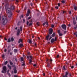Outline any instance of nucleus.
I'll return each instance as SVG.
<instances>
[{
    "label": "nucleus",
    "mask_w": 77,
    "mask_h": 77,
    "mask_svg": "<svg viewBox=\"0 0 77 77\" xmlns=\"http://www.w3.org/2000/svg\"><path fill=\"white\" fill-rule=\"evenodd\" d=\"M11 10L10 8H7L6 10V12L8 13V16L9 18L11 17L12 15V13Z\"/></svg>",
    "instance_id": "nucleus-1"
},
{
    "label": "nucleus",
    "mask_w": 77,
    "mask_h": 77,
    "mask_svg": "<svg viewBox=\"0 0 77 77\" xmlns=\"http://www.w3.org/2000/svg\"><path fill=\"white\" fill-rule=\"evenodd\" d=\"M8 20L7 18V17L5 16H3L2 19V23L3 25H6V23H8Z\"/></svg>",
    "instance_id": "nucleus-2"
},
{
    "label": "nucleus",
    "mask_w": 77,
    "mask_h": 77,
    "mask_svg": "<svg viewBox=\"0 0 77 77\" xmlns=\"http://www.w3.org/2000/svg\"><path fill=\"white\" fill-rule=\"evenodd\" d=\"M53 61V60L51 58V60L49 59H47L46 62L47 63V66L48 67H50V64H52V61Z\"/></svg>",
    "instance_id": "nucleus-3"
},
{
    "label": "nucleus",
    "mask_w": 77,
    "mask_h": 77,
    "mask_svg": "<svg viewBox=\"0 0 77 77\" xmlns=\"http://www.w3.org/2000/svg\"><path fill=\"white\" fill-rule=\"evenodd\" d=\"M3 70L2 71V73H5V72L7 70V69L6 68V66H4L3 67Z\"/></svg>",
    "instance_id": "nucleus-4"
},
{
    "label": "nucleus",
    "mask_w": 77,
    "mask_h": 77,
    "mask_svg": "<svg viewBox=\"0 0 77 77\" xmlns=\"http://www.w3.org/2000/svg\"><path fill=\"white\" fill-rule=\"evenodd\" d=\"M61 27L64 30H66V26L65 24L62 25H61Z\"/></svg>",
    "instance_id": "nucleus-5"
},
{
    "label": "nucleus",
    "mask_w": 77,
    "mask_h": 77,
    "mask_svg": "<svg viewBox=\"0 0 77 77\" xmlns=\"http://www.w3.org/2000/svg\"><path fill=\"white\" fill-rule=\"evenodd\" d=\"M49 35H51L52 33H53V29L52 28H50L49 30Z\"/></svg>",
    "instance_id": "nucleus-6"
},
{
    "label": "nucleus",
    "mask_w": 77,
    "mask_h": 77,
    "mask_svg": "<svg viewBox=\"0 0 77 77\" xmlns=\"http://www.w3.org/2000/svg\"><path fill=\"white\" fill-rule=\"evenodd\" d=\"M58 33L60 36H62L63 35V34H62V33H60V30H58Z\"/></svg>",
    "instance_id": "nucleus-7"
},
{
    "label": "nucleus",
    "mask_w": 77,
    "mask_h": 77,
    "mask_svg": "<svg viewBox=\"0 0 77 77\" xmlns=\"http://www.w3.org/2000/svg\"><path fill=\"white\" fill-rule=\"evenodd\" d=\"M68 72H66V74H65V75H63V77H68Z\"/></svg>",
    "instance_id": "nucleus-8"
},
{
    "label": "nucleus",
    "mask_w": 77,
    "mask_h": 77,
    "mask_svg": "<svg viewBox=\"0 0 77 77\" xmlns=\"http://www.w3.org/2000/svg\"><path fill=\"white\" fill-rule=\"evenodd\" d=\"M10 8L11 9V10L14 11V10H15V6L12 5L10 7Z\"/></svg>",
    "instance_id": "nucleus-9"
},
{
    "label": "nucleus",
    "mask_w": 77,
    "mask_h": 77,
    "mask_svg": "<svg viewBox=\"0 0 77 77\" xmlns=\"http://www.w3.org/2000/svg\"><path fill=\"white\" fill-rule=\"evenodd\" d=\"M49 38H50V35L48 34L45 38L46 40H47V41H48L49 39Z\"/></svg>",
    "instance_id": "nucleus-10"
},
{
    "label": "nucleus",
    "mask_w": 77,
    "mask_h": 77,
    "mask_svg": "<svg viewBox=\"0 0 77 77\" xmlns=\"http://www.w3.org/2000/svg\"><path fill=\"white\" fill-rule=\"evenodd\" d=\"M55 41L54 39L52 38L51 40V43H53Z\"/></svg>",
    "instance_id": "nucleus-11"
},
{
    "label": "nucleus",
    "mask_w": 77,
    "mask_h": 77,
    "mask_svg": "<svg viewBox=\"0 0 77 77\" xmlns=\"http://www.w3.org/2000/svg\"><path fill=\"white\" fill-rule=\"evenodd\" d=\"M7 66L8 67L9 69H12V68H11V66L9 64H8L7 65Z\"/></svg>",
    "instance_id": "nucleus-12"
},
{
    "label": "nucleus",
    "mask_w": 77,
    "mask_h": 77,
    "mask_svg": "<svg viewBox=\"0 0 77 77\" xmlns=\"http://www.w3.org/2000/svg\"><path fill=\"white\" fill-rule=\"evenodd\" d=\"M55 35H56V34L54 32L53 33V34L51 35V36L52 37H54L55 36Z\"/></svg>",
    "instance_id": "nucleus-13"
},
{
    "label": "nucleus",
    "mask_w": 77,
    "mask_h": 77,
    "mask_svg": "<svg viewBox=\"0 0 77 77\" xmlns=\"http://www.w3.org/2000/svg\"><path fill=\"white\" fill-rule=\"evenodd\" d=\"M74 9H75V11H77V6L74 5Z\"/></svg>",
    "instance_id": "nucleus-14"
},
{
    "label": "nucleus",
    "mask_w": 77,
    "mask_h": 77,
    "mask_svg": "<svg viewBox=\"0 0 77 77\" xmlns=\"http://www.w3.org/2000/svg\"><path fill=\"white\" fill-rule=\"evenodd\" d=\"M73 23L74 25H75L76 24H77V23H76V21L75 20H73Z\"/></svg>",
    "instance_id": "nucleus-15"
},
{
    "label": "nucleus",
    "mask_w": 77,
    "mask_h": 77,
    "mask_svg": "<svg viewBox=\"0 0 77 77\" xmlns=\"http://www.w3.org/2000/svg\"><path fill=\"white\" fill-rule=\"evenodd\" d=\"M17 51H18L17 49H14V53H17Z\"/></svg>",
    "instance_id": "nucleus-16"
},
{
    "label": "nucleus",
    "mask_w": 77,
    "mask_h": 77,
    "mask_svg": "<svg viewBox=\"0 0 77 77\" xmlns=\"http://www.w3.org/2000/svg\"><path fill=\"white\" fill-rule=\"evenodd\" d=\"M22 40L21 39H19L18 42L19 44H20V42H22Z\"/></svg>",
    "instance_id": "nucleus-17"
},
{
    "label": "nucleus",
    "mask_w": 77,
    "mask_h": 77,
    "mask_svg": "<svg viewBox=\"0 0 77 77\" xmlns=\"http://www.w3.org/2000/svg\"><path fill=\"white\" fill-rule=\"evenodd\" d=\"M11 42H13L14 41V38L12 37L11 38Z\"/></svg>",
    "instance_id": "nucleus-18"
},
{
    "label": "nucleus",
    "mask_w": 77,
    "mask_h": 77,
    "mask_svg": "<svg viewBox=\"0 0 77 77\" xmlns=\"http://www.w3.org/2000/svg\"><path fill=\"white\" fill-rule=\"evenodd\" d=\"M14 74H17V70H14Z\"/></svg>",
    "instance_id": "nucleus-19"
},
{
    "label": "nucleus",
    "mask_w": 77,
    "mask_h": 77,
    "mask_svg": "<svg viewBox=\"0 0 77 77\" xmlns=\"http://www.w3.org/2000/svg\"><path fill=\"white\" fill-rule=\"evenodd\" d=\"M29 64H30L32 63V59H30L29 60Z\"/></svg>",
    "instance_id": "nucleus-20"
},
{
    "label": "nucleus",
    "mask_w": 77,
    "mask_h": 77,
    "mask_svg": "<svg viewBox=\"0 0 77 77\" xmlns=\"http://www.w3.org/2000/svg\"><path fill=\"white\" fill-rule=\"evenodd\" d=\"M8 63V62L7 61H6L4 63V65H7V63Z\"/></svg>",
    "instance_id": "nucleus-21"
},
{
    "label": "nucleus",
    "mask_w": 77,
    "mask_h": 77,
    "mask_svg": "<svg viewBox=\"0 0 77 77\" xmlns=\"http://www.w3.org/2000/svg\"><path fill=\"white\" fill-rule=\"evenodd\" d=\"M30 9H29L27 12V13L29 14H30Z\"/></svg>",
    "instance_id": "nucleus-22"
},
{
    "label": "nucleus",
    "mask_w": 77,
    "mask_h": 77,
    "mask_svg": "<svg viewBox=\"0 0 77 77\" xmlns=\"http://www.w3.org/2000/svg\"><path fill=\"white\" fill-rule=\"evenodd\" d=\"M32 40H29V44H32Z\"/></svg>",
    "instance_id": "nucleus-23"
},
{
    "label": "nucleus",
    "mask_w": 77,
    "mask_h": 77,
    "mask_svg": "<svg viewBox=\"0 0 77 77\" xmlns=\"http://www.w3.org/2000/svg\"><path fill=\"white\" fill-rule=\"evenodd\" d=\"M7 42H11V39L10 38H8Z\"/></svg>",
    "instance_id": "nucleus-24"
},
{
    "label": "nucleus",
    "mask_w": 77,
    "mask_h": 77,
    "mask_svg": "<svg viewBox=\"0 0 77 77\" xmlns=\"http://www.w3.org/2000/svg\"><path fill=\"white\" fill-rule=\"evenodd\" d=\"M20 59H21V62H22L23 61V57H21L20 58Z\"/></svg>",
    "instance_id": "nucleus-25"
},
{
    "label": "nucleus",
    "mask_w": 77,
    "mask_h": 77,
    "mask_svg": "<svg viewBox=\"0 0 77 77\" xmlns=\"http://www.w3.org/2000/svg\"><path fill=\"white\" fill-rule=\"evenodd\" d=\"M37 25L38 26H39V24H40V23L39 22H37L36 23Z\"/></svg>",
    "instance_id": "nucleus-26"
},
{
    "label": "nucleus",
    "mask_w": 77,
    "mask_h": 77,
    "mask_svg": "<svg viewBox=\"0 0 77 77\" xmlns=\"http://www.w3.org/2000/svg\"><path fill=\"white\" fill-rule=\"evenodd\" d=\"M74 29H77V24H76L75 26L74 27Z\"/></svg>",
    "instance_id": "nucleus-27"
},
{
    "label": "nucleus",
    "mask_w": 77,
    "mask_h": 77,
    "mask_svg": "<svg viewBox=\"0 0 77 77\" xmlns=\"http://www.w3.org/2000/svg\"><path fill=\"white\" fill-rule=\"evenodd\" d=\"M62 3H65V1L64 0H63L61 1Z\"/></svg>",
    "instance_id": "nucleus-28"
},
{
    "label": "nucleus",
    "mask_w": 77,
    "mask_h": 77,
    "mask_svg": "<svg viewBox=\"0 0 77 77\" xmlns=\"http://www.w3.org/2000/svg\"><path fill=\"white\" fill-rule=\"evenodd\" d=\"M20 31L21 32H22V29H23V27L22 26H21L20 27Z\"/></svg>",
    "instance_id": "nucleus-29"
},
{
    "label": "nucleus",
    "mask_w": 77,
    "mask_h": 77,
    "mask_svg": "<svg viewBox=\"0 0 77 77\" xmlns=\"http://www.w3.org/2000/svg\"><path fill=\"white\" fill-rule=\"evenodd\" d=\"M10 64L11 65H13V63H12V62H10Z\"/></svg>",
    "instance_id": "nucleus-30"
},
{
    "label": "nucleus",
    "mask_w": 77,
    "mask_h": 77,
    "mask_svg": "<svg viewBox=\"0 0 77 77\" xmlns=\"http://www.w3.org/2000/svg\"><path fill=\"white\" fill-rule=\"evenodd\" d=\"M63 69L64 70H66L65 66L64 65L63 66Z\"/></svg>",
    "instance_id": "nucleus-31"
},
{
    "label": "nucleus",
    "mask_w": 77,
    "mask_h": 77,
    "mask_svg": "<svg viewBox=\"0 0 77 77\" xmlns=\"http://www.w3.org/2000/svg\"><path fill=\"white\" fill-rule=\"evenodd\" d=\"M29 22L28 21H27V22H26V25L27 26H28V25H29Z\"/></svg>",
    "instance_id": "nucleus-32"
},
{
    "label": "nucleus",
    "mask_w": 77,
    "mask_h": 77,
    "mask_svg": "<svg viewBox=\"0 0 77 77\" xmlns=\"http://www.w3.org/2000/svg\"><path fill=\"white\" fill-rule=\"evenodd\" d=\"M33 24V23H30L29 24V26H32V25Z\"/></svg>",
    "instance_id": "nucleus-33"
},
{
    "label": "nucleus",
    "mask_w": 77,
    "mask_h": 77,
    "mask_svg": "<svg viewBox=\"0 0 77 77\" xmlns=\"http://www.w3.org/2000/svg\"><path fill=\"white\" fill-rule=\"evenodd\" d=\"M20 32H17V36H18V35H19L20 34Z\"/></svg>",
    "instance_id": "nucleus-34"
},
{
    "label": "nucleus",
    "mask_w": 77,
    "mask_h": 77,
    "mask_svg": "<svg viewBox=\"0 0 77 77\" xmlns=\"http://www.w3.org/2000/svg\"><path fill=\"white\" fill-rule=\"evenodd\" d=\"M17 68L16 66L14 67V68L13 69L14 70H17Z\"/></svg>",
    "instance_id": "nucleus-35"
},
{
    "label": "nucleus",
    "mask_w": 77,
    "mask_h": 77,
    "mask_svg": "<svg viewBox=\"0 0 77 77\" xmlns=\"http://www.w3.org/2000/svg\"><path fill=\"white\" fill-rule=\"evenodd\" d=\"M57 37H56L55 38V39H54V41H57Z\"/></svg>",
    "instance_id": "nucleus-36"
},
{
    "label": "nucleus",
    "mask_w": 77,
    "mask_h": 77,
    "mask_svg": "<svg viewBox=\"0 0 77 77\" xmlns=\"http://www.w3.org/2000/svg\"><path fill=\"white\" fill-rule=\"evenodd\" d=\"M29 14L27 13V14H26V17H28V16H29Z\"/></svg>",
    "instance_id": "nucleus-37"
},
{
    "label": "nucleus",
    "mask_w": 77,
    "mask_h": 77,
    "mask_svg": "<svg viewBox=\"0 0 77 77\" xmlns=\"http://www.w3.org/2000/svg\"><path fill=\"white\" fill-rule=\"evenodd\" d=\"M59 55H57V57H56L57 58H59Z\"/></svg>",
    "instance_id": "nucleus-38"
},
{
    "label": "nucleus",
    "mask_w": 77,
    "mask_h": 77,
    "mask_svg": "<svg viewBox=\"0 0 77 77\" xmlns=\"http://www.w3.org/2000/svg\"><path fill=\"white\" fill-rule=\"evenodd\" d=\"M54 27V25L52 24V25H51V27H52V28H53Z\"/></svg>",
    "instance_id": "nucleus-39"
},
{
    "label": "nucleus",
    "mask_w": 77,
    "mask_h": 77,
    "mask_svg": "<svg viewBox=\"0 0 77 77\" xmlns=\"http://www.w3.org/2000/svg\"><path fill=\"white\" fill-rule=\"evenodd\" d=\"M23 44H20L19 45V46L20 47H22V46H23Z\"/></svg>",
    "instance_id": "nucleus-40"
},
{
    "label": "nucleus",
    "mask_w": 77,
    "mask_h": 77,
    "mask_svg": "<svg viewBox=\"0 0 77 77\" xmlns=\"http://www.w3.org/2000/svg\"><path fill=\"white\" fill-rule=\"evenodd\" d=\"M22 66H25V63H23V64L22 65Z\"/></svg>",
    "instance_id": "nucleus-41"
},
{
    "label": "nucleus",
    "mask_w": 77,
    "mask_h": 77,
    "mask_svg": "<svg viewBox=\"0 0 77 77\" xmlns=\"http://www.w3.org/2000/svg\"><path fill=\"white\" fill-rule=\"evenodd\" d=\"M6 51H7V49H5L4 50V52H5V53H6Z\"/></svg>",
    "instance_id": "nucleus-42"
},
{
    "label": "nucleus",
    "mask_w": 77,
    "mask_h": 77,
    "mask_svg": "<svg viewBox=\"0 0 77 77\" xmlns=\"http://www.w3.org/2000/svg\"><path fill=\"white\" fill-rule=\"evenodd\" d=\"M10 56L11 55H12V52H11L10 53Z\"/></svg>",
    "instance_id": "nucleus-43"
},
{
    "label": "nucleus",
    "mask_w": 77,
    "mask_h": 77,
    "mask_svg": "<svg viewBox=\"0 0 77 77\" xmlns=\"http://www.w3.org/2000/svg\"><path fill=\"white\" fill-rule=\"evenodd\" d=\"M46 22H45L44 23H43V25L44 26H45V24H46Z\"/></svg>",
    "instance_id": "nucleus-44"
},
{
    "label": "nucleus",
    "mask_w": 77,
    "mask_h": 77,
    "mask_svg": "<svg viewBox=\"0 0 77 77\" xmlns=\"http://www.w3.org/2000/svg\"><path fill=\"white\" fill-rule=\"evenodd\" d=\"M51 38H52V37L50 36L49 38V41H50V40H51Z\"/></svg>",
    "instance_id": "nucleus-45"
},
{
    "label": "nucleus",
    "mask_w": 77,
    "mask_h": 77,
    "mask_svg": "<svg viewBox=\"0 0 77 77\" xmlns=\"http://www.w3.org/2000/svg\"><path fill=\"white\" fill-rule=\"evenodd\" d=\"M55 8H56V9H58L59 8V7H58V6L55 7Z\"/></svg>",
    "instance_id": "nucleus-46"
},
{
    "label": "nucleus",
    "mask_w": 77,
    "mask_h": 77,
    "mask_svg": "<svg viewBox=\"0 0 77 77\" xmlns=\"http://www.w3.org/2000/svg\"><path fill=\"white\" fill-rule=\"evenodd\" d=\"M11 52V50L8 49V53H10V52Z\"/></svg>",
    "instance_id": "nucleus-47"
},
{
    "label": "nucleus",
    "mask_w": 77,
    "mask_h": 77,
    "mask_svg": "<svg viewBox=\"0 0 77 77\" xmlns=\"http://www.w3.org/2000/svg\"><path fill=\"white\" fill-rule=\"evenodd\" d=\"M18 32H20V29H18L17 30Z\"/></svg>",
    "instance_id": "nucleus-48"
},
{
    "label": "nucleus",
    "mask_w": 77,
    "mask_h": 77,
    "mask_svg": "<svg viewBox=\"0 0 77 77\" xmlns=\"http://www.w3.org/2000/svg\"><path fill=\"white\" fill-rule=\"evenodd\" d=\"M7 73H8V75H9L10 74H10V73H9V71H8Z\"/></svg>",
    "instance_id": "nucleus-49"
},
{
    "label": "nucleus",
    "mask_w": 77,
    "mask_h": 77,
    "mask_svg": "<svg viewBox=\"0 0 77 77\" xmlns=\"http://www.w3.org/2000/svg\"><path fill=\"white\" fill-rule=\"evenodd\" d=\"M60 3H58V6L59 7H60Z\"/></svg>",
    "instance_id": "nucleus-50"
},
{
    "label": "nucleus",
    "mask_w": 77,
    "mask_h": 77,
    "mask_svg": "<svg viewBox=\"0 0 77 77\" xmlns=\"http://www.w3.org/2000/svg\"><path fill=\"white\" fill-rule=\"evenodd\" d=\"M12 67H15V65L13 64L12 65Z\"/></svg>",
    "instance_id": "nucleus-51"
},
{
    "label": "nucleus",
    "mask_w": 77,
    "mask_h": 77,
    "mask_svg": "<svg viewBox=\"0 0 77 77\" xmlns=\"http://www.w3.org/2000/svg\"><path fill=\"white\" fill-rule=\"evenodd\" d=\"M31 18V17H29L28 18V20H30Z\"/></svg>",
    "instance_id": "nucleus-52"
},
{
    "label": "nucleus",
    "mask_w": 77,
    "mask_h": 77,
    "mask_svg": "<svg viewBox=\"0 0 77 77\" xmlns=\"http://www.w3.org/2000/svg\"><path fill=\"white\" fill-rule=\"evenodd\" d=\"M69 14H71V11H69Z\"/></svg>",
    "instance_id": "nucleus-53"
},
{
    "label": "nucleus",
    "mask_w": 77,
    "mask_h": 77,
    "mask_svg": "<svg viewBox=\"0 0 77 77\" xmlns=\"http://www.w3.org/2000/svg\"><path fill=\"white\" fill-rule=\"evenodd\" d=\"M2 58H5V55H3L2 56Z\"/></svg>",
    "instance_id": "nucleus-54"
},
{
    "label": "nucleus",
    "mask_w": 77,
    "mask_h": 77,
    "mask_svg": "<svg viewBox=\"0 0 77 77\" xmlns=\"http://www.w3.org/2000/svg\"><path fill=\"white\" fill-rule=\"evenodd\" d=\"M72 19L73 21L75 20V17H73Z\"/></svg>",
    "instance_id": "nucleus-55"
},
{
    "label": "nucleus",
    "mask_w": 77,
    "mask_h": 77,
    "mask_svg": "<svg viewBox=\"0 0 77 77\" xmlns=\"http://www.w3.org/2000/svg\"><path fill=\"white\" fill-rule=\"evenodd\" d=\"M23 23H25V20L24 19H23Z\"/></svg>",
    "instance_id": "nucleus-56"
},
{
    "label": "nucleus",
    "mask_w": 77,
    "mask_h": 77,
    "mask_svg": "<svg viewBox=\"0 0 77 77\" xmlns=\"http://www.w3.org/2000/svg\"><path fill=\"white\" fill-rule=\"evenodd\" d=\"M71 68H72V69H73V68H74V66H72L71 67Z\"/></svg>",
    "instance_id": "nucleus-57"
},
{
    "label": "nucleus",
    "mask_w": 77,
    "mask_h": 77,
    "mask_svg": "<svg viewBox=\"0 0 77 77\" xmlns=\"http://www.w3.org/2000/svg\"><path fill=\"white\" fill-rule=\"evenodd\" d=\"M30 5L31 6H33V4L32 3H31Z\"/></svg>",
    "instance_id": "nucleus-58"
},
{
    "label": "nucleus",
    "mask_w": 77,
    "mask_h": 77,
    "mask_svg": "<svg viewBox=\"0 0 77 77\" xmlns=\"http://www.w3.org/2000/svg\"><path fill=\"white\" fill-rule=\"evenodd\" d=\"M33 66H36V64H34L33 65Z\"/></svg>",
    "instance_id": "nucleus-59"
},
{
    "label": "nucleus",
    "mask_w": 77,
    "mask_h": 77,
    "mask_svg": "<svg viewBox=\"0 0 77 77\" xmlns=\"http://www.w3.org/2000/svg\"><path fill=\"white\" fill-rule=\"evenodd\" d=\"M9 48H10V46H9L8 47V49H9Z\"/></svg>",
    "instance_id": "nucleus-60"
},
{
    "label": "nucleus",
    "mask_w": 77,
    "mask_h": 77,
    "mask_svg": "<svg viewBox=\"0 0 77 77\" xmlns=\"http://www.w3.org/2000/svg\"><path fill=\"white\" fill-rule=\"evenodd\" d=\"M29 57H30V59H32V56H29Z\"/></svg>",
    "instance_id": "nucleus-61"
},
{
    "label": "nucleus",
    "mask_w": 77,
    "mask_h": 77,
    "mask_svg": "<svg viewBox=\"0 0 77 77\" xmlns=\"http://www.w3.org/2000/svg\"><path fill=\"white\" fill-rule=\"evenodd\" d=\"M5 41H7V40H8V39L6 38H5Z\"/></svg>",
    "instance_id": "nucleus-62"
},
{
    "label": "nucleus",
    "mask_w": 77,
    "mask_h": 77,
    "mask_svg": "<svg viewBox=\"0 0 77 77\" xmlns=\"http://www.w3.org/2000/svg\"><path fill=\"white\" fill-rule=\"evenodd\" d=\"M66 31H64V34H66Z\"/></svg>",
    "instance_id": "nucleus-63"
},
{
    "label": "nucleus",
    "mask_w": 77,
    "mask_h": 77,
    "mask_svg": "<svg viewBox=\"0 0 77 77\" xmlns=\"http://www.w3.org/2000/svg\"><path fill=\"white\" fill-rule=\"evenodd\" d=\"M27 58L28 59H29V56H27Z\"/></svg>",
    "instance_id": "nucleus-64"
}]
</instances>
